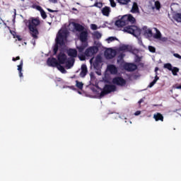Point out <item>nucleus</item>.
I'll list each match as a JSON object with an SVG mask.
<instances>
[{
  "mask_svg": "<svg viewBox=\"0 0 181 181\" xmlns=\"http://www.w3.org/2000/svg\"><path fill=\"white\" fill-rule=\"evenodd\" d=\"M76 87H77L78 90H83V87H84V83H83V82L76 81Z\"/></svg>",
  "mask_w": 181,
  "mask_h": 181,
  "instance_id": "nucleus-27",
  "label": "nucleus"
},
{
  "mask_svg": "<svg viewBox=\"0 0 181 181\" xmlns=\"http://www.w3.org/2000/svg\"><path fill=\"white\" fill-rule=\"evenodd\" d=\"M132 12V13H138V12H139V7H138V4L136 2L133 3Z\"/></svg>",
  "mask_w": 181,
  "mask_h": 181,
  "instance_id": "nucleus-23",
  "label": "nucleus"
},
{
  "mask_svg": "<svg viewBox=\"0 0 181 181\" xmlns=\"http://www.w3.org/2000/svg\"><path fill=\"white\" fill-rule=\"evenodd\" d=\"M17 60H21V57L18 56L16 58L15 57L12 58L13 62H16Z\"/></svg>",
  "mask_w": 181,
  "mask_h": 181,
  "instance_id": "nucleus-42",
  "label": "nucleus"
},
{
  "mask_svg": "<svg viewBox=\"0 0 181 181\" xmlns=\"http://www.w3.org/2000/svg\"><path fill=\"white\" fill-rule=\"evenodd\" d=\"M163 67L164 69H167V70H169V71H172L174 76H177V73H179V68L176 66H173L172 64L170 63L165 64Z\"/></svg>",
  "mask_w": 181,
  "mask_h": 181,
  "instance_id": "nucleus-8",
  "label": "nucleus"
},
{
  "mask_svg": "<svg viewBox=\"0 0 181 181\" xmlns=\"http://www.w3.org/2000/svg\"><path fill=\"white\" fill-rule=\"evenodd\" d=\"M23 2H25V1H26V2H29V0H21Z\"/></svg>",
  "mask_w": 181,
  "mask_h": 181,
  "instance_id": "nucleus-52",
  "label": "nucleus"
},
{
  "mask_svg": "<svg viewBox=\"0 0 181 181\" xmlns=\"http://www.w3.org/2000/svg\"><path fill=\"white\" fill-rule=\"evenodd\" d=\"M28 23L30 36H32L33 39H39V30H37V27L40 25V18H39V17H32L28 21Z\"/></svg>",
  "mask_w": 181,
  "mask_h": 181,
  "instance_id": "nucleus-3",
  "label": "nucleus"
},
{
  "mask_svg": "<svg viewBox=\"0 0 181 181\" xmlns=\"http://www.w3.org/2000/svg\"><path fill=\"white\" fill-rule=\"evenodd\" d=\"M112 83L113 84H116V86H120L121 87H124V86L127 84V81L121 76H116L113 78Z\"/></svg>",
  "mask_w": 181,
  "mask_h": 181,
  "instance_id": "nucleus-7",
  "label": "nucleus"
},
{
  "mask_svg": "<svg viewBox=\"0 0 181 181\" xmlns=\"http://www.w3.org/2000/svg\"><path fill=\"white\" fill-rule=\"evenodd\" d=\"M134 115L138 116V115H141V111L137 110L135 113Z\"/></svg>",
  "mask_w": 181,
  "mask_h": 181,
  "instance_id": "nucleus-46",
  "label": "nucleus"
},
{
  "mask_svg": "<svg viewBox=\"0 0 181 181\" xmlns=\"http://www.w3.org/2000/svg\"><path fill=\"white\" fill-rule=\"evenodd\" d=\"M156 30V34L154 35L153 37L155 39H160V37H162V34L160 33V31H159V30H158V28H154Z\"/></svg>",
  "mask_w": 181,
  "mask_h": 181,
  "instance_id": "nucleus-25",
  "label": "nucleus"
},
{
  "mask_svg": "<svg viewBox=\"0 0 181 181\" xmlns=\"http://www.w3.org/2000/svg\"><path fill=\"white\" fill-rule=\"evenodd\" d=\"M81 45L76 46L78 53H83L86 47H88V32L86 30L81 31L78 36Z\"/></svg>",
  "mask_w": 181,
  "mask_h": 181,
  "instance_id": "nucleus-4",
  "label": "nucleus"
},
{
  "mask_svg": "<svg viewBox=\"0 0 181 181\" xmlns=\"http://www.w3.org/2000/svg\"><path fill=\"white\" fill-rule=\"evenodd\" d=\"M100 63L99 62H96L95 61L93 62V67L94 69H95L96 70H98V69H100Z\"/></svg>",
  "mask_w": 181,
  "mask_h": 181,
  "instance_id": "nucleus-34",
  "label": "nucleus"
},
{
  "mask_svg": "<svg viewBox=\"0 0 181 181\" xmlns=\"http://www.w3.org/2000/svg\"><path fill=\"white\" fill-rule=\"evenodd\" d=\"M71 88H72L73 90H74V86H71Z\"/></svg>",
  "mask_w": 181,
  "mask_h": 181,
  "instance_id": "nucleus-53",
  "label": "nucleus"
},
{
  "mask_svg": "<svg viewBox=\"0 0 181 181\" xmlns=\"http://www.w3.org/2000/svg\"><path fill=\"white\" fill-rule=\"evenodd\" d=\"M155 84H156V82H154V81H153L151 83H150V84L148 85V88H152V87H153V86H155Z\"/></svg>",
  "mask_w": 181,
  "mask_h": 181,
  "instance_id": "nucleus-39",
  "label": "nucleus"
},
{
  "mask_svg": "<svg viewBox=\"0 0 181 181\" xmlns=\"http://www.w3.org/2000/svg\"><path fill=\"white\" fill-rule=\"evenodd\" d=\"M95 62L101 64V63H103V58L101 57V55H97Z\"/></svg>",
  "mask_w": 181,
  "mask_h": 181,
  "instance_id": "nucleus-30",
  "label": "nucleus"
},
{
  "mask_svg": "<svg viewBox=\"0 0 181 181\" xmlns=\"http://www.w3.org/2000/svg\"><path fill=\"white\" fill-rule=\"evenodd\" d=\"M124 70L127 71H135L136 69H138V66L135 64H131V63H126L123 66Z\"/></svg>",
  "mask_w": 181,
  "mask_h": 181,
  "instance_id": "nucleus-10",
  "label": "nucleus"
},
{
  "mask_svg": "<svg viewBox=\"0 0 181 181\" xmlns=\"http://www.w3.org/2000/svg\"><path fill=\"white\" fill-rule=\"evenodd\" d=\"M115 51L114 49H107L105 52V57L107 59H114L115 57Z\"/></svg>",
  "mask_w": 181,
  "mask_h": 181,
  "instance_id": "nucleus-13",
  "label": "nucleus"
},
{
  "mask_svg": "<svg viewBox=\"0 0 181 181\" xmlns=\"http://www.w3.org/2000/svg\"><path fill=\"white\" fill-rule=\"evenodd\" d=\"M114 40H117V38L115 37H110L107 39L108 43H110V42H114Z\"/></svg>",
  "mask_w": 181,
  "mask_h": 181,
  "instance_id": "nucleus-38",
  "label": "nucleus"
},
{
  "mask_svg": "<svg viewBox=\"0 0 181 181\" xmlns=\"http://www.w3.org/2000/svg\"><path fill=\"white\" fill-rule=\"evenodd\" d=\"M93 6H95L96 8H103V3H101V2H95Z\"/></svg>",
  "mask_w": 181,
  "mask_h": 181,
  "instance_id": "nucleus-33",
  "label": "nucleus"
},
{
  "mask_svg": "<svg viewBox=\"0 0 181 181\" xmlns=\"http://www.w3.org/2000/svg\"><path fill=\"white\" fill-rule=\"evenodd\" d=\"M155 6L156 9L158 10L160 9V3L159 1H156Z\"/></svg>",
  "mask_w": 181,
  "mask_h": 181,
  "instance_id": "nucleus-36",
  "label": "nucleus"
},
{
  "mask_svg": "<svg viewBox=\"0 0 181 181\" xmlns=\"http://www.w3.org/2000/svg\"><path fill=\"white\" fill-rule=\"evenodd\" d=\"M107 69L111 74H117V73H118V69H117V66H115V65H109L107 66Z\"/></svg>",
  "mask_w": 181,
  "mask_h": 181,
  "instance_id": "nucleus-18",
  "label": "nucleus"
},
{
  "mask_svg": "<svg viewBox=\"0 0 181 181\" xmlns=\"http://www.w3.org/2000/svg\"><path fill=\"white\" fill-rule=\"evenodd\" d=\"M74 29L76 30V32H84V26L81 25L79 23H74Z\"/></svg>",
  "mask_w": 181,
  "mask_h": 181,
  "instance_id": "nucleus-16",
  "label": "nucleus"
},
{
  "mask_svg": "<svg viewBox=\"0 0 181 181\" xmlns=\"http://www.w3.org/2000/svg\"><path fill=\"white\" fill-rule=\"evenodd\" d=\"M110 2L112 8H115L117 6V4H115V1H114V0H110Z\"/></svg>",
  "mask_w": 181,
  "mask_h": 181,
  "instance_id": "nucleus-37",
  "label": "nucleus"
},
{
  "mask_svg": "<svg viewBox=\"0 0 181 181\" xmlns=\"http://www.w3.org/2000/svg\"><path fill=\"white\" fill-rule=\"evenodd\" d=\"M40 12L42 19H46V18H47V15L43 8Z\"/></svg>",
  "mask_w": 181,
  "mask_h": 181,
  "instance_id": "nucleus-32",
  "label": "nucleus"
},
{
  "mask_svg": "<svg viewBox=\"0 0 181 181\" xmlns=\"http://www.w3.org/2000/svg\"><path fill=\"white\" fill-rule=\"evenodd\" d=\"M91 29H92L93 30H97V25H95V24H92V25H91Z\"/></svg>",
  "mask_w": 181,
  "mask_h": 181,
  "instance_id": "nucleus-40",
  "label": "nucleus"
},
{
  "mask_svg": "<svg viewBox=\"0 0 181 181\" xmlns=\"http://www.w3.org/2000/svg\"><path fill=\"white\" fill-rule=\"evenodd\" d=\"M117 90V86L115 85H109L105 84L103 87V90L100 92V97H104L107 95V94H110V93H114V91Z\"/></svg>",
  "mask_w": 181,
  "mask_h": 181,
  "instance_id": "nucleus-5",
  "label": "nucleus"
},
{
  "mask_svg": "<svg viewBox=\"0 0 181 181\" xmlns=\"http://www.w3.org/2000/svg\"><path fill=\"white\" fill-rule=\"evenodd\" d=\"M174 88H177V90H181V85L175 84L174 86Z\"/></svg>",
  "mask_w": 181,
  "mask_h": 181,
  "instance_id": "nucleus-43",
  "label": "nucleus"
},
{
  "mask_svg": "<svg viewBox=\"0 0 181 181\" xmlns=\"http://www.w3.org/2000/svg\"><path fill=\"white\" fill-rule=\"evenodd\" d=\"M79 94H81V92H78Z\"/></svg>",
  "mask_w": 181,
  "mask_h": 181,
  "instance_id": "nucleus-54",
  "label": "nucleus"
},
{
  "mask_svg": "<svg viewBox=\"0 0 181 181\" xmlns=\"http://www.w3.org/2000/svg\"><path fill=\"white\" fill-rule=\"evenodd\" d=\"M57 60L59 64H66V63L67 62V55H66V54L63 52H60L57 55Z\"/></svg>",
  "mask_w": 181,
  "mask_h": 181,
  "instance_id": "nucleus-9",
  "label": "nucleus"
},
{
  "mask_svg": "<svg viewBox=\"0 0 181 181\" xmlns=\"http://www.w3.org/2000/svg\"><path fill=\"white\" fill-rule=\"evenodd\" d=\"M135 22V18H134L132 15H124L120 19L115 21V25L117 26V28H124V26L128 25L124 28L123 32H126L127 33L133 35L135 37H138L141 36V29L134 25Z\"/></svg>",
  "mask_w": 181,
  "mask_h": 181,
  "instance_id": "nucleus-1",
  "label": "nucleus"
},
{
  "mask_svg": "<svg viewBox=\"0 0 181 181\" xmlns=\"http://www.w3.org/2000/svg\"><path fill=\"white\" fill-rule=\"evenodd\" d=\"M23 6L26 7V6H29V5H28L27 4H23Z\"/></svg>",
  "mask_w": 181,
  "mask_h": 181,
  "instance_id": "nucleus-51",
  "label": "nucleus"
},
{
  "mask_svg": "<svg viewBox=\"0 0 181 181\" xmlns=\"http://www.w3.org/2000/svg\"><path fill=\"white\" fill-rule=\"evenodd\" d=\"M22 67H23V59H22L20 62V64L18 65V71L19 77H23V74L22 73Z\"/></svg>",
  "mask_w": 181,
  "mask_h": 181,
  "instance_id": "nucleus-22",
  "label": "nucleus"
},
{
  "mask_svg": "<svg viewBox=\"0 0 181 181\" xmlns=\"http://www.w3.org/2000/svg\"><path fill=\"white\" fill-rule=\"evenodd\" d=\"M101 12L103 16H110V13H111V8L105 6L102 8Z\"/></svg>",
  "mask_w": 181,
  "mask_h": 181,
  "instance_id": "nucleus-14",
  "label": "nucleus"
},
{
  "mask_svg": "<svg viewBox=\"0 0 181 181\" xmlns=\"http://www.w3.org/2000/svg\"><path fill=\"white\" fill-rule=\"evenodd\" d=\"M72 11H76V12L78 11V10H77V8H72Z\"/></svg>",
  "mask_w": 181,
  "mask_h": 181,
  "instance_id": "nucleus-50",
  "label": "nucleus"
},
{
  "mask_svg": "<svg viewBox=\"0 0 181 181\" xmlns=\"http://www.w3.org/2000/svg\"><path fill=\"white\" fill-rule=\"evenodd\" d=\"M158 70H159V68L158 67H156L155 68V73H156V74H158Z\"/></svg>",
  "mask_w": 181,
  "mask_h": 181,
  "instance_id": "nucleus-48",
  "label": "nucleus"
},
{
  "mask_svg": "<svg viewBox=\"0 0 181 181\" xmlns=\"http://www.w3.org/2000/svg\"><path fill=\"white\" fill-rule=\"evenodd\" d=\"M101 36L102 35L98 31H96L93 33L94 39H101Z\"/></svg>",
  "mask_w": 181,
  "mask_h": 181,
  "instance_id": "nucleus-29",
  "label": "nucleus"
},
{
  "mask_svg": "<svg viewBox=\"0 0 181 181\" xmlns=\"http://www.w3.org/2000/svg\"><path fill=\"white\" fill-rule=\"evenodd\" d=\"M143 33L144 36H147V37H152L153 33L152 30L148 28L146 26H144L142 29L141 30V33Z\"/></svg>",
  "mask_w": 181,
  "mask_h": 181,
  "instance_id": "nucleus-12",
  "label": "nucleus"
},
{
  "mask_svg": "<svg viewBox=\"0 0 181 181\" xmlns=\"http://www.w3.org/2000/svg\"><path fill=\"white\" fill-rule=\"evenodd\" d=\"M173 57H177V59H181V56H180V54H177V53L173 54Z\"/></svg>",
  "mask_w": 181,
  "mask_h": 181,
  "instance_id": "nucleus-41",
  "label": "nucleus"
},
{
  "mask_svg": "<svg viewBox=\"0 0 181 181\" xmlns=\"http://www.w3.org/2000/svg\"><path fill=\"white\" fill-rule=\"evenodd\" d=\"M158 80H159V76H158V74H156L155 78L153 79V81L156 83V81H158Z\"/></svg>",
  "mask_w": 181,
  "mask_h": 181,
  "instance_id": "nucleus-44",
  "label": "nucleus"
},
{
  "mask_svg": "<svg viewBox=\"0 0 181 181\" xmlns=\"http://www.w3.org/2000/svg\"><path fill=\"white\" fill-rule=\"evenodd\" d=\"M49 2H52V4H57V0H49Z\"/></svg>",
  "mask_w": 181,
  "mask_h": 181,
  "instance_id": "nucleus-47",
  "label": "nucleus"
},
{
  "mask_svg": "<svg viewBox=\"0 0 181 181\" xmlns=\"http://www.w3.org/2000/svg\"><path fill=\"white\" fill-rule=\"evenodd\" d=\"M74 62H75L74 58H71V59H69L68 61L66 60V62L65 63V64H66V66L67 67V69H71V67H73V66H74Z\"/></svg>",
  "mask_w": 181,
  "mask_h": 181,
  "instance_id": "nucleus-21",
  "label": "nucleus"
},
{
  "mask_svg": "<svg viewBox=\"0 0 181 181\" xmlns=\"http://www.w3.org/2000/svg\"><path fill=\"white\" fill-rule=\"evenodd\" d=\"M144 103V99H140L139 101V104H142Z\"/></svg>",
  "mask_w": 181,
  "mask_h": 181,
  "instance_id": "nucleus-49",
  "label": "nucleus"
},
{
  "mask_svg": "<svg viewBox=\"0 0 181 181\" xmlns=\"http://www.w3.org/2000/svg\"><path fill=\"white\" fill-rule=\"evenodd\" d=\"M153 118L155 121H161V122H163V115L160 114V112H157L153 115Z\"/></svg>",
  "mask_w": 181,
  "mask_h": 181,
  "instance_id": "nucleus-19",
  "label": "nucleus"
},
{
  "mask_svg": "<svg viewBox=\"0 0 181 181\" xmlns=\"http://www.w3.org/2000/svg\"><path fill=\"white\" fill-rule=\"evenodd\" d=\"M62 64L58 63V64H57V66L55 67H57V69H58V70L61 71V73H63V74L66 73V71L64 69V66H62Z\"/></svg>",
  "mask_w": 181,
  "mask_h": 181,
  "instance_id": "nucleus-24",
  "label": "nucleus"
},
{
  "mask_svg": "<svg viewBox=\"0 0 181 181\" xmlns=\"http://www.w3.org/2000/svg\"><path fill=\"white\" fill-rule=\"evenodd\" d=\"M68 56L70 57H77V49H69L68 50Z\"/></svg>",
  "mask_w": 181,
  "mask_h": 181,
  "instance_id": "nucleus-20",
  "label": "nucleus"
},
{
  "mask_svg": "<svg viewBox=\"0 0 181 181\" xmlns=\"http://www.w3.org/2000/svg\"><path fill=\"white\" fill-rule=\"evenodd\" d=\"M88 70H87V65L83 64L81 66V71L80 73L81 77H86L87 76Z\"/></svg>",
  "mask_w": 181,
  "mask_h": 181,
  "instance_id": "nucleus-17",
  "label": "nucleus"
},
{
  "mask_svg": "<svg viewBox=\"0 0 181 181\" xmlns=\"http://www.w3.org/2000/svg\"><path fill=\"white\" fill-rule=\"evenodd\" d=\"M119 50L120 52H132V47L129 45H123L121 47H119Z\"/></svg>",
  "mask_w": 181,
  "mask_h": 181,
  "instance_id": "nucleus-15",
  "label": "nucleus"
},
{
  "mask_svg": "<svg viewBox=\"0 0 181 181\" xmlns=\"http://www.w3.org/2000/svg\"><path fill=\"white\" fill-rule=\"evenodd\" d=\"M31 8H33V9H37V11H39V12L42 9V6H37L36 4H33Z\"/></svg>",
  "mask_w": 181,
  "mask_h": 181,
  "instance_id": "nucleus-31",
  "label": "nucleus"
},
{
  "mask_svg": "<svg viewBox=\"0 0 181 181\" xmlns=\"http://www.w3.org/2000/svg\"><path fill=\"white\" fill-rule=\"evenodd\" d=\"M148 50L151 53H155V52H156V49L154 47H152V46H148Z\"/></svg>",
  "mask_w": 181,
  "mask_h": 181,
  "instance_id": "nucleus-35",
  "label": "nucleus"
},
{
  "mask_svg": "<svg viewBox=\"0 0 181 181\" xmlns=\"http://www.w3.org/2000/svg\"><path fill=\"white\" fill-rule=\"evenodd\" d=\"M68 36H69V32L66 30H59L55 39L56 44L54 45L53 48L54 55L57 54V52H59V46L63 47L66 45Z\"/></svg>",
  "mask_w": 181,
  "mask_h": 181,
  "instance_id": "nucleus-2",
  "label": "nucleus"
},
{
  "mask_svg": "<svg viewBox=\"0 0 181 181\" xmlns=\"http://www.w3.org/2000/svg\"><path fill=\"white\" fill-rule=\"evenodd\" d=\"M59 62L54 57H49L47 60V64L49 67H56L58 64Z\"/></svg>",
  "mask_w": 181,
  "mask_h": 181,
  "instance_id": "nucleus-11",
  "label": "nucleus"
},
{
  "mask_svg": "<svg viewBox=\"0 0 181 181\" xmlns=\"http://www.w3.org/2000/svg\"><path fill=\"white\" fill-rule=\"evenodd\" d=\"M48 12H51L52 13H54V12H57V10H52L51 8H47Z\"/></svg>",
  "mask_w": 181,
  "mask_h": 181,
  "instance_id": "nucleus-45",
  "label": "nucleus"
},
{
  "mask_svg": "<svg viewBox=\"0 0 181 181\" xmlns=\"http://www.w3.org/2000/svg\"><path fill=\"white\" fill-rule=\"evenodd\" d=\"M174 19L176 22L181 23V13H177L174 15Z\"/></svg>",
  "mask_w": 181,
  "mask_h": 181,
  "instance_id": "nucleus-26",
  "label": "nucleus"
},
{
  "mask_svg": "<svg viewBox=\"0 0 181 181\" xmlns=\"http://www.w3.org/2000/svg\"><path fill=\"white\" fill-rule=\"evenodd\" d=\"M98 52V47L95 46L87 48L84 52L85 56L87 57H93V55Z\"/></svg>",
  "mask_w": 181,
  "mask_h": 181,
  "instance_id": "nucleus-6",
  "label": "nucleus"
},
{
  "mask_svg": "<svg viewBox=\"0 0 181 181\" xmlns=\"http://www.w3.org/2000/svg\"><path fill=\"white\" fill-rule=\"evenodd\" d=\"M117 2L120 4V5H128L131 0H117Z\"/></svg>",
  "mask_w": 181,
  "mask_h": 181,
  "instance_id": "nucleus-28",
  "label": "nucleus"
},
{
  "mask_svg": "<svg viewBox=\"0 0 181 181\" xmlns=\"http://www.w3.org/2000/svg\"><path fill=\"white\" fill-rule=\"evenodd\" d=\"M90 62H91V59L90 60Z\"/></svg>",
  "mask_w": 181,
  "mask_h": 181,
  "instance_id": "nucleus-55",
  "label": "nucleus"
}]
</instances>
